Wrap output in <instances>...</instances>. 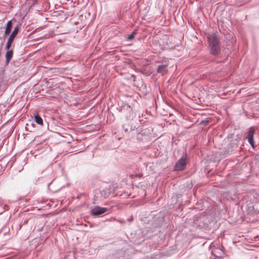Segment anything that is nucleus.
<instances>
[{
  "mask_svg": "<svg viewBox=\"0 0 259 259\" xmlns=\"http://www.w3.org/2000/svg\"><path fill=\"white\" fill-rule=\"evenodd\" d=\"M119 111L124 113L127 119H130L134 116L132 108L128 104L123 103L119 107Z\"/></svg>",
  "mask_w": 259,
  "mask_h": 259,
  "instance_id": "obj_4",
  "label": "nucleus"
},
{
  "mask_svg": "<svg viewBox=\"0 0 259 259\" xmlns=\"http://www.w3.org/2000/svg\"><path fill=\"white\" fill-rule=\"evenodd\" d=\"M34 120L37 124H38L39 125L43 124L42 119L38 114L35 115L34 116Z\"/></svg>",
  "mask_w": 259,
  "mask_h": 259,
  "instance_id": "obj_11",
  "label": "nucleus"
},
{
  "mask_svg": "<svg viewBox=\"0 0 259 259\" xmlns=\"http://www.w3.org/2000/svg\"><path fill=\"white\" fill-rule=\"evenodd\" d=\"M255 134V129L253 127H250L248 131L245 133V139L247 140L248 142L251 147L254 150L255 146L254 141V135Z\"/></svg>",
  "mask_w": 259,
  "mask_h": 259,
  "instance_id": "obj_3",
  "label": "nucleus"
},
{
  "mask_svg": "<svg viewBox=\"0 0 259 259\" xmlns=\"http://www.w3.org/2000/svg\"><path fill=\"white\" fill-rule=\"evenodd\" d=\"M187 163V155L185 154L176 162L174 166V170L175 171H181L185 170Z\"/></svg>",
  "mask_w": 259,
  "mask_h": 259,
  "instance_id": "obj_2",
  "label": "nucleus"
},
{
  "mask_svg": "<svg viewBox=\"0 0 259 259\" xmlns=\"http://www.w3.org/2000/svg\"><path fill=\"white\" fill-rule=\"evenodd\" d=\"M12 28V20H9L6 25L4 36L9 34Z\"/></svg>",
  "mask_w": 259,
  "mask_h": 259,
  "instance_id": "obj_9",
  "label": "nucleus"
},
{
  "mask_svg": "<svg viewBox=\"0 0 259 259\" xmlns=\"http://www.w3.org/2000/svg\"><path fill=\"white\" fill-rule=\"evenodd\" d=\"M13 51L12 50H8V51L6 52V60L7 63H9L10 61L13 57Z\"/></svg>",
  "mask_w": 259,
  "mask_h": 259,
  "instance_id": "obj_10",
  "label": "nucleus"
},
{
  "mask_svg": "<svg viewBox=\"0 0 259 259\" xmlns=\"http://www.w3.org/2000/svg\"><path fill=\"white\" fill-rule=\"evenodd\" d=\"M19 30V27L18 25H17L15 28L12 32L11 33L10 36H9L7 42L6 46V49L9 50L12 46V44L14 41L16 35L18 34Z\"/></svg>",
  "mask_w": 259,
  "mask_h": 259,
  "instance_id": "obj_5",
  "label": "nucleus"
},
{
  "mask_svg": "<svg viewBox=\"0 0 259 259\" xmlns=\"http://www.w3.org/2000/svg\"><path fill=\"white\" fill-rule=\"evenodd\" d=\"M156 71L158 73L164 75L167 72V65L161 64L158 65L156 68Z\"/></svg>",
  "mask_w": 259,
  "mask_h": 259,
  "instance_id": "obj_8",
  "label": "nucleus"
},
{
  "mask_svg": "<svg viewBox=\"0 0 259 259\" xmlns=\"http://www.w3.org/2000/svg\"><path fill=\"white\" fill-rule=\"evenodd\" d=\"M131 121L127 120V123H124L122 125V127L125 133L131 134V136H133L134 135L137 133V131L135 130V126H132L131 125Z\"/></svg>",
  "mask_w": 259,
  "mask_h": 259,
  "instance_id": "obj_6",
  "label": "nucleus"
},
{
  "mask_svg": "<svg viewBox=\"0 0 259 259\" xmlns=\"http://www.w3.org/2000/svg\"><path fill=\"white\" fill-rule=\"evenodd\" d=\"M210 53L217 56L220 52L221 45L219 36L215 33L208 34L207 36Z\"/></svg>",
  "mask_w": 259,
  "mask_h": 259,
  "instance_id": "obj_1",
  "label": "nucleus"
},
{
  "mask_svg": "<svg viewBox=\"0 0 259 259\" xmlns=\"http://www.w3.org/2000/svg\"><path fill=\"white\" fill-rule=\"evenodd\" d=\"M128 221L129 222H132V221H133V217L132 216V217H131V218L128 220Z\"/></svg>",
  "mask_w": 259,
  "mask_h": 259,
  "instance_id": "obj_13",
  "label": "nucleus"
},
{
  "mask_svg": "<svg viewBox=\"0 0 259 259\" xmlns=\"http://www.w3.org/2000/svg\"><path fill=\"white\" fill-rule=\"evenodd\" d=\"M137 31H138L137 29L134 30V31L130 35H128V36L127 37V39L128 40H132V39H134V38L135 37V35L137 33Z\"/></svg>",
  "mask_w": 259,
  "mask_h": 259,
  "instance_id": "obj_12",
  "label": "nucleus"
},
{
  "mask_svg": "<svg viewBox=\"0 0 259 259\" xmlns=\"http://www.w3.org/2000/svg\"><path fill=\"white\" fill-rule=\"evenodd\" d=\"M107 210V209L105 207L96 206L91 210V214L93 215H99L105 212Z\"/></svg>",
  "mask_w": 259,
  "mask_h": 259,
  "instance_id": "obj_7",
  "label": "nucleus"
}]
</instances>
